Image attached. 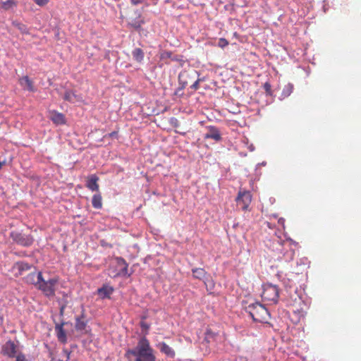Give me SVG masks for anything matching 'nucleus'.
Listing matches in <instances>:
<instances>
[{"instance_id": "obj_3", "label": "nucleus", "mask_w": 361, "mask_h": 361, "mask_svg": "<svg viewBox=\"0 0 361 361\" xmlns=\"http://www.w3.org/2000/svg\"><path fill=\"white\" fill-rule=\"evenodd\" d=\"M263 291L262 293V298L264 301L269 302L270 304H276L279 298V289L276 285H273L269 283L263 284Z\"/></svg>"}, {"instance_id": "obj_19", "label": "nucleus", "mask_w": 361, "mask_h": 361, "mask_svg": "<svg viewBox=\"0 0 361 361\" xmlns=\"http://www.w3.org/2000/svg\"><path fill=\"white\" fill-rule=\"evenodd\" d=\"M63 99L71 103L82 102V97L75 94V93L71 90L66 91L63 96Z\"/></svg>"}, {"instance_id": "obj_15", "label": "nucleus", "mask_w": 361, "mask_h": 361, "mask_svg": "<svg viewBox=\"0 0 361 361\" xmlns=\"http://www.w3.org/2000/svg\"><path fill=\"white\" fill-rule=\"evenodd\" d=\"M64 324L65 323L62 322L61 324H56L55 326V331L57 338L62 343H66L67 341L66 334L63 329Z\"/></svg>"}, {"instance_id": "obj_38", "label": "nucleus", "mask_w": 361, "mask_h": 361, "mask_svg": "<svg viewBox=\"0 0 361 361\" xmlns=\"http://www.w3.org/2000/svg\"><path fill=\"white\" fill-rule=\"evenodd\" d=\"M166 56L170 57L171 54L170 52H166Z\"/></svg>"}, {"instance_id": "obj_6", "label": "nucleus", "mask_w": 361, "mask_h": 361, "mask_svg": "<svg viewBox=\"0 0 361 361\" xmlns=\"http://www.w3.org/2000/svg\"><path fill=\"white\" fill-rule=\"evenodd\" d=\"M197 75V72L195 70L192 71H183L178 75V82L180 87L176 92V94H178V92L183 90L185 87L190 82L195 76Z\"/></svg>"}, {"instance_id": "obj_27", "label": "nucleus", "mask_w": 361, "mask_h": 361, "mask_svg": "<svg viewBox=\"0 0 361 361\" xmlns=\"http://www.w3.org/2000/svg\"><path fill=\"white\" fill-rule=\"evenodd\" d=\"M12 25L16 28H18L22 34H29V30L25 24L18 21H13L12 23Z\"/></svg>"}, {"instance_id": "obj_13", "label": "nucleus", "mask_w": 361, "mask_h": 361, "mask_svg": "<svg viewBox=\"0 0 361 361\" xmlns=\"http://www.w3.org/2000/svg\"><path fill=\"white\" fill-rule=\"evenodd\" d=\"M116 264L118 267L119 268L117 273L114 274L113 276H116L119 275H123V276H129L130 274H128V264L126 263V260L121 257H117L116 258Z\"/></svg>"}, {"instance_id": "obj_9", "label": "nucleus", "mask_w": 361, "mask_h": 361, "mask_svg": "<svg viewBox=\"0 0 361 361\" xmlns=\"http://www.w3.org/2000/svg\"><path fill=\"white\" fill-rule=\"evenodd\" d=\"M11 237L16 243L25 247L30 246L34 241L32 236L16 231L11 232Z\"/></svg>"}, {"instance_id": "obj_39", "label": "nucleus", "mask_w": 361, "mask_h": 361, "mask_svg": "<svg viewBox=\"0 0 361 361\" xmlns=\"http://www.w3.org/2000/svg\"><path fill=\"white\" fill-rule=\"evenodd\" d=\"M267 226H268L269 228H271V224H270V223L267 222Z\"/></svg>"}, {"instance_id": "obj_7", "label": "nucleus", "mask_w": 361, "mask_h": 361, "mask_svg": "<svg viewBox=\"0 0 361 361\" xmlns=\"http://www.w3.org/2000/svg\"><path fill=\"white\" fill-rule=\"evenodd\" d=\"M224 341L225 338L224 335L213 331L210 328L206 329L204 342H205L208 345L214 344L215 347H217L219 344L224 342Z\"/></svg>"}, {"instance_id": "obj_11", "label": "nucleus", "mask_w": 361, "mask_h": 361, "mask_svg": "<svg viewBox=\"0 0 361 361\" xmlns=\"http://www.w3.org/2000/svg\"><path fill=\"white\" fill-rule=\"evenodd\" d=\"M18 347L12 341H8L2 346V353L8 357H14L17 355Z\"/></svg>"}, {"instance_id": "obj_41", "label": "nucleus", "mask_w": 361, "mask_h": 361, "mask_svg": "<svg viewBox=\"0 0 361 361\" xmlns=\"http://www.w3.org/2000/svg\"><path fill=\"white\" fill-rule=\"evenodd\" d=\"M142 326H143V327H146V328L147 327V326L145 324H142Z\"/></svg>"}, {"instance_id": "obj_33", "label": "nucleus", "mask_w": 361, "mask_h": 361, "mask_svg": "<svg viewBox=\"0 0 361 361\" xmlns=\"http://www.w3.org/2000/svg\"><path fill=\"white\" fill-rule=\"evenodd\" d=\"M16 361H27L25 355L23 353H18L16 356Z\"/></svg>"}, {"instance_id": "obj_24", "label": "nucleus", "mask_w": 361, "mask_h": 361, "mask_svg": "<svg viewBox=\"0 0 361 361\" xmlns=\"http://www.w3.org/2000/svg\"><path fill=\"white\" fill-rule=\"evenodd\" d=\"M20 85L25 87L27 90L30 92H33L35 90L33 83L27 76H24L20 79Z\"/></svg>"}, {"instance_id": "obj_36", "label": "nucleus", "mask_w": 361, "mask_h": 361, "mask_svg": "<svg viewBox=\"0 0 361 361\" xmlns=\"http://www.w3.org/2000/svg\"><path fill=\"white\" fill-rule=\"evenodd\" d=\"M118 135V133L116 131H113L110 133L107 136L109 137H116Z\"/></svg>"}, {"instance_id": "obj_5", "label": "nucleus", "mask_w": 361, "mask_h": 361, "mask_svg": "<svg viewBox=\"0 0 361 361\" xmlns=\"http://www.w3.org/2000/svg\"><path fill=\"white\" fill-rule=\"evenodd\" d=\"M193 278L199 280H202L207 289H213L214 287V282L211 279L210 275L202 268H194L192 269Z\"/></svg>"}, {"instance_id": "obj_23", "label": "nucleus", "mask_w": 361, "mask_h": 361, "mask_svg": "<svg viewBox=\"0 0 361 361\" xmlns=\"http://www.w3.org/2000/svg\"><path fill=\"white\" fill-rule=\"evenodd\" d=\"M92 204L95 209H101L102 207V197L99 193L93 195Z\"/></svg>"}, {"instance_id": "obj_35", "label": "nucleus", "mask_w": 361, "mask_h": 361, "mask_svg": "<svg viewBox=\"0 0 361 361\" xmlns=\"http://www.w3.org/2000/svg\"><path fill=\"white\" fill-rule=\"evenodd\" d=\"M278 224L279 225H281L284 228V227H285V219L283 218L279 219Z\"/></svg>"}, {"instance_id": "obj_34", "label": "nucleus", "mask_w": 361, "mask_h": 361, "mask_svg": "<svg viewBox=\"0 0 361 361\" xmlns=\"http://www.w3.org/2000/svg\"><path fill=\"white\" fill-rule=\"evenodd\" d=\"M145 0H130L131 4L134 6H137L138 4H142Z\"/></svg>"}, {"instance_id": "obj_17", "label": "nucleus", "mask_w": 361, "mask_h": 361, "mask_svg": "<svg viewBox=\"0 0 361 361\" xmlns=\"http://www.w3.org/2000/svg\"><path fill=\"white\" fill-rule=\"evenodd\" d=\"M50 119L56 125L66 123V118L63 114L52 111L50 112Z\"/></svg>"}, {"instance_id": "obj_26", "label": "nucleus", "mask_w": 361, "mask_h": 361, "mask_svg": "<svg viewBox=\"0 0 361 361\" xmlns=\"http://www.w3.org/2000/svg\"><path fill=\"white\" fill-rule=\"evenodd\" d=\"M1 6L4 10L7 11L16 6V2L14 0L1 1Z\"/></svg>"}, {"instance_id": "obj_25", "label": "nucleus", "mask_w": 361, "mask_h": 361, "mask_svg": "<svg viewBox=\"0 0 361 361\" xmlns=\"http://www.w3.org/2000/svg\"><path fill=\"white\" fill-rule=\"evenodd\" d=\"M132 54L133 59L139 63H140L144 59V52L140 48H135L133 51Z\"/></svg>"}, {"instance_id": "obj_10", "label": "nucleus", "mask_w": 361, "mask_h": 361, "mask_svg": "<svg viewBox=\"0 0 361 361\" xmlns=\"http://www.w3.org/2000/svg\"><path fill=\"white\" fill-rule=\"evenodd\" d=\"M207 132L204 135V139H212L215 142H220L222 139L219 130L214 126H208L206 127Z\"/></svg>"}, {"instance_id": "obj_20", "label": "nucleus", "mask_w": 361, "mask_h": 361, "mask_svg": "<svg viewBox=\"0 0 361 361\" xmlns=\"http://www.w3.org/2000/svg\"><path fill=\"white\" fill-rule=\"evenodd\" d=\"M160 351L169 357H175V351L166 343L161 342L158 344Z\"/></svg>"}, {"instance_id": "obj_14", "label": "nucleus", "mask_w": 361, "mask_h": 361, "mask_svg": "<svg viewBox=\"0 0 361 361\" xmlns=\"http://www.w3.org/2000/svg\"><path fill=\"white\" fill-rule=\"evenodd\" d=\"M99 178L97 175L92 174L87 177L86 187L92 191L99 190V184L97 183Z\"/></svg>"}, {"instance_id": "obj_1", "label": "nucleus", "mask_w": 361, "mask_h": 361, "mask_svg": "<svg viewBox=\"0 0 361 361\" xmlns=\"http://www.w3.org/2000/svg\"><path fill=\"white\" fill-rule=\"evenodd\" d=\"M126 357L129 360L131 359V357H135L134 361H156L154 350L150 346L148 339L145 336L139 340L135 348L126 351Z\"/></svg>"}, {"instance_id": "obj_18", "label": "nucleus", "mask_w": 361, "mask_h": 361, "mask_svg": "<svg viewBox=\"0 0 361 361\" xmlns=\"http://www.w3.org/2000/svg\"><path fill=\"white\" fill-rule=\"evenodd\" d=\"M114 290L113 287L108 285H104L102 287L98 288L97 293L101 298L104 299L109 298Z\"/></svg>"}, {"instance_id": "obj_29", "label": "nucleus", "mask_w": 361, "mask_h": 361, "mask_svg": "<svg viewBox=\"0 0 361 361\" xmlns=\"http://www.w3.org/2000/svg\"><path fill=\"white\" fill-rule=\"evenodd\" d=\"M263 87H264V90H265V92L269 94V95H271L272 94V92H271V86L270 85L269 82H265L263 85Z\"/></svg>"}, {"instance_id": "obj_31", "label": "nucleus", "mask_w": 361, "mask_h": 361, "mask_svg": "<svg viewBox=\"0 0 361 361\" xmlns=\"http://www.w3.org/2000/svg\"><path fill=\"white\" fill-rule=\"evenodd\" d=\"M228 44V42L224 38H220L219 40V46L221 48L226 47Z\"/></svg>"}, {"instance_id": "obj_22", "label": "nucleus", "mask_w": 361, "mask_h": 361, "mask_svg": "<svg viewBox=\"0 0 361 361\" xmlns=\"http://www.w3.org/2000/svg\"><path fill=\"white\" fill-rule=\"evenodd\" d=\"M145 23V20L141 18L140 16L137 19H134L128 23V25L131 27L134 28L137 31H140L141 30L142 25Z\"/></svg>"}, {"instance_id": "obj_8", "label": "nucleus", "mask_w": 361, "mask_h": 361, "mask_svg": "<svg viewBox=\"0 0 361 361\" xmlns=\"http://www.w3.org/2000/svg\"><path fill=\"white\" fill-rule=\"evenodd\" d=\"M238 206H240L243 210H247L252 201V195L250 191L240 190L235 198Z\"/></svg>"}, {"instance_id": "obj_21", "label": "nucleus", "mask_w": 361, "mask_h": 361, "mask_svg": "<svg viewBox=\"0 0 361 361\" xmlns=\"http://www.w3.org/2000/svg\"><path fill=\"white\" fill-rule=\"evenodd\" d=\"M86 326L87 322L85 320L83 314L76 318L75 327L78 331L82 332L83 331H85Z\"/></svg>"}, {"instance_id": "obj_37", "label": "nucleus", "mask_w": 361, "mask_h": 361, "mask_svg": "<svg viewBox=\"0 0 361 361\" xmlns=\"http://www.w3.org/2000/svg\"><path fill=\"white\" fill-rule=\"evenodd\" d=\"M6 164V161H0V170L2 169L3 166Z\"/></svg>"}, {"instance_id": "obj_2", "label": "nucleus", "mask_w": 361, "mask_h": 361, "mask_svg": "<svg viewBox=\"0 0 361 361\" xmlns=\"http://www.w3.org/2000/svg\"><path fill=\"white\" fill-rule=\"evenodd\" d=\"M245 310L256 322L267 323L270 317L267 309L259 302H254L245 307Z\"/></svg>"}, {"instance_id": "obj_32", "label": "nucleus", "mask_w": 361, "mask_h": 361, "mask_svg": "<svg viewBox=\"0 0 361 361\" xmlns=\"http://www.w3.org/2000/svg\"><path fill=\"white\" fill-rule=\"evenodd\" d=\"M35 3L39 6H44L47 5L49 2V0H33Z\"/></svg>"}, {"instance_id": "obj_12", "label": "nucleus", "mask_w": 361, "mask_h": 361, "mask_svg": "<svg viewBox=\"0 0 361 361\" xmlns=\"http://www.w3.org/2000/svg\"><path fill=\"white\" fill-rule=\"evenodd\" d=\"M31 269V266L27 263L23 262H18L13 264L12 269L15 272L16 276L23 275L24 271H28Z\"/></svg>"}, {"instance_id": "obj_30", "label": "nucleus", "mask_w": 361, "mask_h": 361, "mask_svg": "<svg viewBox=\"0 0 361 361\" xmlns=\"http://www.w3.org/2000/svg\"><path fill=\"white\" fill-rule=\"evenodd\" d=\"M202 80L200 79V78H197V80H195L194 81V82L192 83V85L190 86V87L194 90H197L199 89V84H200V82H201Z\"/></svg>"}, {"instance_id": "obj_40", "label": "nucleus", "mask_w": 361, "mask_h": 361, "mask_svg": "<svg viewBox=\"0 0 361 361\" xmlns=\"http://www.w3.org/2000/svg\"><path fill=\"white\" fill-rule=\"evenodd\" d=\"M63 309H64V307H62L61 308V314H62V313H63Z\"/></svg>"}, {"instance_id": "obj_4", "label": "nucleus", "mask_w": 361, "mask_h": 361, "mask_svg": "<svg viewBox=\"0 0 361 361\" xmlns=\"http://www.w3.org/2000/svg\"><path fill=\"white\" fill-rule=\"evenodd\" d=\"M59 280L57 278H52L48 280H44L42 276L41 280L37 285V288L40 290L45 296L52 298L55 295L56 286Z\"/></svg>"}, {"instance_id": "obj_28", "label": "nucleus", "mask_w": 361, "mask_h": 361, "mask_svg": "<svg viewBox=\"0 0 361 361\" xmlns=\"http://www.w3.org/2000/svg\"><path fill=\"white\" fill-rule=\"evenodd\" d=\"M293 89V87L290 84H288V85H285L283 90L282 95L284 97H288L292 92Z\"/></svg>"}, {"instance_id": "obj_16", "label": "nucleus", "mask_w": 361, "mask_h": 361, "mask_svg": "<svg viewBox=\"0 0 361 361\" xmlns=\"http://www.w3.org/2000/svg\"><path fill=\"white\" fill-rule=\"evenodd\" d=\"M42 276V274L41 271L39 272H31L25 277V281L27 283L34 284L36 287L39 284L41 278Z\"/></svg>"}]
</instances>
